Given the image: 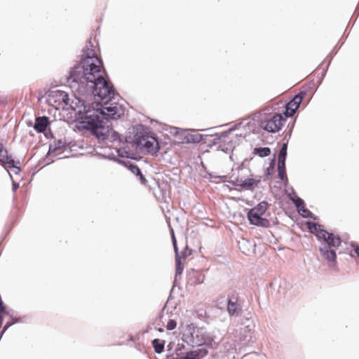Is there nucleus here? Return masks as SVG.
<instances>
[{
    "label": "nucleus",
    "mask_w": 359,
    "mask_h": 359,
    "mask_svg": "<svg viewBox=\"0 0 359 359\" xmlns=\"http://www.w3.org/2000/svg\"><path fill=\"white\" fill-rule=\"evenodd\" d=\"M4 314H1V313H0V328L1 327L2 324H3V316H4Z\"/></svg>",
    "instance_id": "obj_31"
},
{
    "label": "nucleus",
    "mask_w": 359,
    "mask_h": 359,
    "mask_svg": "<svg viewBox=\"0 0 359 359\" xmlns=\"http://www.w3.org/2000/svg\"><path fill=\"white\" fill-rule=\"evenodd\" d=\"M261 180L260 178L256 179L253 177L244 178L243 177H237L233 181V184L237 187H241L244 189H250L254 186H257Z\"/></svg>",
    "instance_id": "obj_10"
},
{
    "label": "nucleus",
    "mask_w": 359,
    "mask_h": 359,
    "mask_svg": "<svg viewBox=\"0 0 359 359\" xmlns=\"http://www.w3.org/2000/svg\"><path fill=\"white\" fill-rule=\"evenodd\" d=\"M194 274L196 275V276H198V279H197L196 281H194L192 283H194V284H198V283H203V279H204V276L202 274H201V273H199L198 272L194 273Z\"/></svg>",
    "instance_id": "obj_25"
},
{
    "label": "nucleus",
    "mask_w": 359,
    "mask_h": 359,
    "mask_svg": "<svg viewBox=\"0 0 359 359\" xmlns=\"http://www.w3.org/2000/svg\"><path fill=\"white\" fill-rule=\"evenodd\" d=\"M318 237L323 238L330 246L339 247L341 243L339 236H335L325 230H320V233H318Z\"/></svg>",
    "instance_id": "obj_11"
},
{
    "label": "nucleus",
    "mask_w": 359,
    "mask_h": 359,
    "mask_svg": "<svg viewBox=\"0 0 359 359\" xmlns=\"http://www.w3.org/2000/svg\"><path fill=\"white\" fill-rule=\"evenodd\" d=\"M0 163L5 168H19L17 167L15 161L13 159L11 155H8L7 149L4 148V144L1 143H0Z\"/></svg>",
    "instance_id": "obj_9"
},
{
    "label": "nucleus",
    "mask_w": 359,
    "mask_h": 359,
    "mask_svg": "<svg viewBox=\"0 0 359 359\" xmlns=\"http://www.w3.org/2000/svg\"><path fill=\"white\" fill-rule=\"evenodd\" d=\"M138 176H140V179L142 182V184H146L147 182V180L146 178L144 177V175L140 172V174L137 175Z\"/></svg>",
    "instance_id": "obj_30"
},
{
    "label": "nucleus",
    "mask_w": 359,
    "mask_h": 359,
    "mask_svg": "<svg viewBox=\"0 0 359 359\" xmlns=\"http://www.w3.org/2000/svg\"><path fill=\"white\" fill-rule=\"evenodd\" d=\"M49 124L48 118L46 116H40L36 118L34 128L39 133H43L46 130Z\"/></svg>",
    "instance_id": "obj_14"
},
{
    "label": "nucleus",
    "mask_w": 359,
    "mask_h": 359,
    "mask_svg": "<svg viewBox=\"0 0 359 359\" xmlns=\"http://www.w3.org/2000/svg\"><path fill=\"white\" fill-rule=\"evenodd\" d=\"M299 212H302V215L304 217L306 216V214L309 212L305 207L304 208H302V206L301 207V210H298Z\"/></svg>",
    "instance_id": "obj_27"
},
{
    "label": "nucleus",
    "mask_w": 359,
    "mask_h": 359,
    "mask_svg": "<svg viewBox=\"0 0 359 359\" xmlns=\"http://www.w3.org/2000/svg\"><path fill=\"white\" fill-rule=\"evenodd\" d=\"M136 142L140 147L144 148L148 153L151 154H156L159 149L156 138L149 133L137 135Z\"/></svg>",
    "instance_id": "obj_7"
},
{
    "label": "nucleus",
    "mask_w": 359,
    "mask_h": 359,
    "mask_svg": "<svg viewBox=\"0 0 359 359\" xmlns=\"http://www.w3.org/2000/svg\"><path fill=\"white\" fill-rule=\"evenodd\" d=\"M354 250L357 256L359 257V247H356Z\"/></svg>",
    "instance_id": "obj_32"
},
{
    "label": "nucleus",
    "mask_w": 359,
    "mask_h": 359,
    "mask_svg": "<svg viewBox=\"0 0 359 359\" xmlns=\"http://www.w3.org/2000/svg\"><path fill=\"white\" fill-rule=\"evenodd\" d=\"M83 112L85 114L81 122L83 128L90 130L99 139H107L111 132V128L100 120L99 114H90V106L87 109V106L84 105Z\"/></svg>",
    "instance_id": "obj_2"
},
{
    "label": "nucleus",
    "mask_w": 359,
    "mask_h": 359,
    "mask_svg": "<svg viewBox=\"0 0 359 359\" xmlns=\"http://www.w3.org/2000/svg\"><path fill=\"white\" fill-rule=\"evenodd\" d=\"M104 76L102 75V79H97L86 88L92 90L95 97H97L102 101L110 100L114 95L113 85L105 79Z\"/></svg>",
    "instance_id": "obj_4"
},
{
    "label": "nucleus",
    "mask_w": 359,
    "mask_h": 359,
    "mask_svg": "<svg viewBox=\"0 0 359 359\" xmlns=\"http://www.w3.org/2000/svg\"><path fill=\"white\" fill-rule=\"evenodd\" d=\"M241 310V307L238 304V297L233 294L228 298L227 311L230 316L238 314Z\"/></svg>",
    "instance_id": "obj_12"
},
{
    "label": "nucleus",
    "mask_w": 359,
    "mask_h": 359,
    "mask_svg": "<svg viewBox=\"0 0 359 359\" xmlns=\"http://www.w3.org/2000/svg\"><path fill=\"white\" fill-rule=\"evenodd\" d=\"M177 326V323L175 320H170L168 322V324L166 325V328L168 330H174Z\"/></svg>",
    "instance_id": "obj_24"
},
{
    "label": "nucleus",
    "mask_w": 359,
    "mask_h": 359,
    "mask_svg": "<svg viewBox=\"0 0 359 359\" xmlns=\"http://www.w3.org/2000/svg\"><path fill=\"white\" fill-rule=\"evenodd\" d=\"M253 154L260 157H266L271 154V149L269 147H258L254 149Z\"/></svg>",
    "instance_id": "obj_18"
},
{
    "label": "nucleus",
    "mask_w": 359,
    "mask_h": 359,
    "mask_svg": "<svg viewBox=\"0 0 359 359\" xmlns=\"http://www.w3.org/2000/svg\"><path fill=\"white\" fill-rule=\"evenodd\" d=\"M158 331H159V332H163V329L160 328V329L158 330Z\"/></svg>",
    "instance_id": "obj_33"
},
{
    "label": "nucleus",
    "mask_w": 359,
    "mask_h": 359,
    "mask_svg": "<svg viewBox=\"0 0 359 359\" xmlns=\"http://www.w3.org/2000/svg\"><path fill=\"white\" fill-rule=\"evenodd\" d=\"M293 201H294V203L298 210H301L302 206V208H304V203L302 199H301L300 198H297L296 199H294Z\"/></svg>",
    "instance_id": "obj_23"
},
{
    "label": "nucleus",
    "mask_w": 359,
    "mask_h": 359,
    "mask_svg": "<svg viewBox=\"0 0 359 359\" xmlns=\"http://www.w3.org/2000/svg\"><path fill=\"white\" fill-rule=\"evenodd\" d=\"M278 176L279 177L283 180L284 178L286 177V171H285V163L284 162L283 164H278Z\"/></svg>",
    "instance_id": "obj_22"
},
{
    "label": "nucleus",
    "mask_w": 359,
    "mask_h": 359,
    "mask_svg": "<svg viewBox=\"0 0 359 359\" xmlns=\"http://www.w3.org/2000/svg\"><path fill=\"white\" fill-rule=\"evenodd\" d=\"M306 95L305 90H301L294 98L290 101L285 107V115L286 117L292 116L295 113L296 110L299 108L300 104L303 101V99Z\"/></svg>",
    "instance_id": "obj_8"
},
{
    "label": "nucleus",
    "mask_w": 359,
    "mask_h": 359,
    "mask_svg": "<svg viewBox=\"0 0 359 359\" xmlns=\"http://www.w3.org/2000/svg\"><path fill=\"white\" fill-rule=\"evenodd\" d=\"M11 325H12V323H7L5 325V326H4V327L3 330H2V332H1V333L0 338L1 337V336L3 335V334L5 332V331H6V330H7V329H8V328Z\"/></svg>",
    "instance_id": "obj_28"
},
{
    "label": "nucleus",
    "mask_w": 359,
    "mask_h": 359,
    "mask_svg": "<svg viewBox=\"0 0 359 359\" xmlns=\"http://www.w3.org/2000/svg\"><path fill=\"white\" fill-rule=\"evenodd\" d=\"M323 256L328 259L329 261H335L336 259V253L334 250H330L328 248L321 249L320 250Z\"/></svg>",
    "instance_id": "obj_19"
},
{
    "label": "nucleus",
    "mask_w": 359,
    "mask_h": 359,
    "mask_svg": "<svg viewBox=\"0 0 359 359\" xmlns=\"http://www.w3.org/2000/svg\"><path fill=\"white\" fill-rule=\"evenodd\" d=\"M190 254H191L190 252L187 253V250H184V251H182L180 255L182 256L183 259H186L187 256H189Z\"/></svg>",
    "instance_id": "obj_29"
},
{
    "label": "nucleus",
    "mask_w": 359,
    "mask_h": 359,
    "mask_svg": "<svg viewBox=\"0 0 359 359\" xmlns=\"http://www.w3.org/2000/svg\"><path fill=\"white\" fill-rule=\"evenodd\" d=\"M307 226L310 231L313 233H315L317 236L318 233H320V231L322 230L319 225L313 222H308Z\"/></svg>",
    "instance_id": "obj_21"
},
{
    "label": "nucleus",
    "mask_w": 359,
    "mask_h": 359,
    "mask_svg": "<svg viewBox=\"0 0 359 359\" xmlns=\"http://www.w3.org/2000/svg\"><path fill=\"white\" fill-rule=\"evenodd\" d=\"M102 75H105V70L102 60L97 55H88L72 69L67 79L69 82L87 88Z\"/></svg>",
    "instance_id": "obj_1"
},
{
    "label": "nucleus",
    "mask_w": 359,
    "mask_h": 359,
    "mask_svg": "<svg viewBox=\"0 0 359 359\" xmlns=\"http://www.w3.org/2000/svg\"><path fill=\"white\" fill-rule=\"evenodd\" d=\"M93 108L95 114L102 116L103 118L107 120H116L124 115L125 108L122 104L113 102L111 99L107 100L101 104L98 102H93L90 108Z\"/></svg>",
    "instance_id": "obj_3"
},
{
    "label": "nucleus",
    "mask_w": 359,
    "mask_h": 359,
    "mask_svg": "<svg viewBox=\"0 0 359 359\" xmlns=\"http://www.w3.org/2000/svg\"><path fill=\"white\" fill-rule=\"evenodd\" d=\"M172 243H173L174 250H175V252L176 273L181 274L183 271V269H184V264L185 262V259H183L182 256L178 252V248L177 245V242H176V240L174 236L172 237Z\"/></svg>",
    "instance_id": "obj_13"
},
{
    "label": "nucleus",
    "mask_w": 359,
    "mask_h": 359,
    "mask_svg": "<svg viewBox=\"0 0 359 359\" xmlns=\"http://www.w3.org/2000/svg\"><path fill=\"white\" fill-rule=\"evenodd\" d=\"M269 204L266 201L260 202L257 205L251 208L248 212V219L250 224L267 228L270 226L269 220L264 217Z\"/></svg>",
    "instance_id": "obj_5"
},
{
    "label": "nucleus",
    "mask_w": 359,
    "mask_h": 359,
    "mask_svg": "<svg viewBox=\"0 0 359 359\" xmlns=\"http://www.w3.org/2000/svg\"><path fill=\"white\" fill-rule=\"evenodd\" d=\"M130 170L132 171V172L136 174L137 175L140 174L141 172L140 168L137 165H131Z\"/></svg>",
    "instance_id": "obj_26"
},
{
    "label": "nucleus",
    "mask_w": 359,
    "mask_h": 359,
    "mask_svg": "<svg viewBox=\"0 0 359 359\" xmlns=\"http://www.w3.org/2000/svg\"><path fill=\"white\" fill-rule=\"evenodd\" d=\"M287 155V144H283L278 154V164H283L285 163V158Z\"/></svg>",
    "instance_id": "obj_20"
},
{
    "label": "nucleus",
    "mask_w": 359,
    "mask_h": 359,
    "mask_svg": "<svg viewBox=\"0 0 359 359\" xmlns=\"http://www.w3.org/2000/svg\"><path fill=\"white\" fill-rule=\"evenodd\" d=\"M285 121V118L281 114H271L262 120L260 126L269 133H276L282 128Z\"/></svg>",
    "instance_id": "obj_6"
},
{
    "label": "nucleus",
    "mask_w": 359,
    "mask_h": 359,
    "mask_svg": "<svg viewBox=\"0 0 359 359\" xmlns=\"http://www.w3.org/2000/svg\"><path fill=\"white\" fill-rule=\"evenodd\" d=\"M165 341L158 339H155L152 341V346L157 353H161L164 350Z\"/></svg>",
    "instance_id": "obj_17"
},
{
    "label": "nucleus",
    "mask_w": 359,
    "mask_h": 359,
    "mask_svg": "<svg viewBox=\"0 0 359 359\" xmlns=\"http://www.w3.org/2000/svg\"><path fill=\"white\" fill-rule=\"evenodd\" d=\"M50 97H57L58 99V102H59L58 105H60L61 103H63L65 105L69 104V96L64 91L56 90L55 92H53Z\"/></svg>",
    "instance_id": "obj_16"
},
{
    "label": "nucleus",
    "mask_w": 359,
    "mask_h": 359,
    "mask_svg": "<svg viewBox=\"0 0 359 359\" xmlns=\"http://www.w3.org/2000/svg\"><path fill=\"white\" fill-rule=\"evenodd\" d=\"M206 353L207 351L205 349H197L187 352L184 355L181 356L178 359H201L205 356Z\"/></svg>",
    "instance_id": "obj_15"
}]
</instances>
